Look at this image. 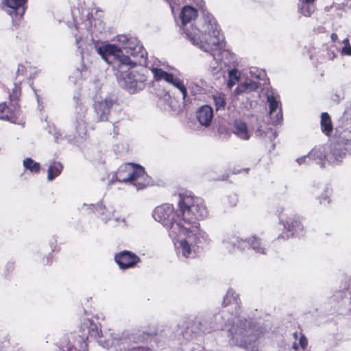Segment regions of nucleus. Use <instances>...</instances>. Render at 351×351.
<instances>
[{
	"instance_id": "14",
	"label": "nucleus",
	"mask_w": 351,
	"mask_h": 351,
	"mask_svg": "<svg viewBox=\"0 0 351 351\" xmlns=\"http://www.w3.org/2000/svg\"><path fill=\"white\" fill-rule=\"evenodd\" d=\"M266 97L272 124L280 123L282 121V113L279 95L272 90H268L266 92Z\"/></svg>"
},
{
	"instance_id": "35",
	"label": "nucleus",
	"mask_w": 351,
	"mask_h": 351,
	"mask_svg": "<svg viewBox=\"0 0 351 351\" xmlns=\"http://www.w3.org/2000/svg\"><path fill=\"white\" fill-rule=\"evenodd\" d=\"M173 87L176 88L182 94V99L185 100L187 97V89L184 84V82L182 80H179L173 86Z\"/></svg>"
},
{
	"instance_id": "47",
	"label": "nucleus",
	"mask_w": 351,
	"mask_h": 351,
	"mask_svg": "<svg viewBox=\"0 0 351 351\" xmlns=\"http://www.w3.org/2000/svg\"><path fill=\"white\" fill-rule=\"evenodd\" d=\"M113 126H114V132L117 134H118V129H117V127L116 125V123H114L113 124Z\"/></svg>"
},
{
	"instance_id": "39",
	"label": "nucleus",
	"mask_w": 351,
	"mask_h": 351,
	"mask_svg": "<svg viewBox=\"0 0 351 351\" xmlns=\"http://www.w3.org/2000/svg\"><path fill=\"white\" fill-rule=\"evenodd\" d=\"M299 344L303 350H305L307 347L308 340L303 334H300L299 338Z\"/></svg>"
},
{
	"instance_id": "28",
	"label": "nucleus",
	"mask_w": 351,
	"mask_h": 351,
	"mask_svg": "<svg viewBox=\"0 0 351 351\" xmlns=\"http://www.w3.org/2000/svg\"><path fill=\"white\" fill-rule=\"evenodd\" d=\"M320 123L323 132L328 135L332 130V125L330 117L327 112L322 113Z\"/></svg>"
},
{
	"instance_id": "3",
	"label": "nucleus",
	"mask_w": 351,
	"mask_h": 351,
	"mask_svg": "<svg viewBox=\"0 0 351 351\" xmlns=\"http://www.w3.org/2000/svg\"><path fill=\"white\" fill-rule=\"evenodd\" d=\"M208 215L204 199L188 193L179 195L176 211L171 204H164L157 206L153 212L154 219L168 230L169 235L173 239L178 238L185 221L192 220L193 217L206 218Z\"/></svg>"
},
{
	"instance_id": "2",
	"label": "nucleus",
	"mask_w": 351,
	"mask_h": 351,
	"mask_svg": "<svg viewBox=\"0 0 351 351\" xmlns=\"http://www.w3.org/2000/svg\"><path fill=\"white\" fill-rule=\"evenodd\" d=\"M117 45H105L97 47V53L108 64L110 58L117 62L119 70L118 82L130 93H136L145 88L147 77L142 71L130 70L136 65L149 67L147 53L135 37L117 36Z\"/></svg>"
},
{
	"instance_id": "34",
	"label": "nucleus",
	"mask_w": 351,
	"mask_h": 351,
	"mask_svg": "<svg viewBox=\"0 0 351 351\" xmlns=\"http://www.w3.org/2000/svg\"><path fill=\"white\" fill-rule=\"evenodd\" d=\"M21 95L19 87L14 84V87L12 89V92L10 94L9 97L12 104L16 106V108L19 109L18 101Z\"/></svg>"
},
{
	"instance_id": "41",
	"label": "nucleus",
	"mask_w": 351,
	"mask_h": 351,
	"mask_svg": "<svg viewBox=\"0 0 351 351\" xmlns=\"http://www.w3.org/2000/svg\"><path fill=\"white\" fill-rule=\"evenodd\" d=\"M53 136L55 141L58 143L59 140V136H60L61 134L59 133V132H55Z\"/></svg>"
},
{
	"instance_id": "22",
	"label": "nucleus",
	"mask_w": 351,
	"mask_h": 351,
	"mask_svg": "<svg viewBox=\"0 0 351 351\" xmlns=\"http://www.w3.org/2000/svg\"><path fill=\"white\" fill-rule=\"evenodd\" d=\"M213 105L215 106L216 111L224 110L226 107V95L221 92H217L212 95Z\"/></svg>"
},
{
	"instance_id": "37",
	"label": "nucleus",
	"mask_w": 351,
	"mask_h": 351,
	"mask_svg": "<svg viewBox=\"0 0 351 351\" xmlns=\"http://www.w3.org/2000/svg\"><path fill=\"white\" fill-rule=\"evenodd\" d=\"M296 162L299 166L301 165H308L311 164V157L310 156V154L303 156L302 157H300L296 159Z\"/></svg>"
},
{
	"instance_id": "27",
	"label": "nucleus",
	"mask_w": 351,
	"mask_h": 351,
	"mask_svg": "<svg viewBox=\"0 0 351 351\" xmlns=\"http://www.w3.org/2000/svg\"><path fill=\"white\" fill-rule=\"evenodd\" d=\"M62 165L60 162H53L47 171V180L48 181H52L57 176H58L62 170Z\"/></svg>"
},
{
	"instance_id": "13",
	"label": "nucleus",
	"mask_w": 351,
	"mask_h": 351,
	"mask_svg": "<svg viewBox=\"0 0 351 351\" xmlns=\"http://www.w3.org/2000/svg\"><path fill=\"white\" fill-rule=\"evenodd\" d=\"M279 219L287 232L280 234L277 238L278 240L280 239L287 240L292 236L302 237L304 235V226L298 217H289L285 219L283 215L280 214Z\"/></svg>"
},
{
	"instance_id": "50",
	"label": "nucleus",
	"mask_w": 351,
	"mask_h": 351,
	"mask_svg": "<svg viewBox=\"0 0 351 351\" xmlns=\"http://www.w3.org/2000/svg\"><path fill=\"white\" fill-rule=\"evenodd\" d=\"M121 222H122V223H123V226H126V224H125V219H121Z\"/></svg>"
},
{
	"instance_id": "52",
	"label": "nucleus",
	"mask_w": 351,
	"mask_h": 351,
	"mask_svg": "<svg viewBox=\"0 0 351 351\" xmlns=\"http://www.w3.org/2000/svg\"><path fill=\"white\" fill-rule=\"evenodd\" d=\"M254 348H255V346H252V350H254Z\"/></svg>"
},
{
	"instance_id": "23",
	"label": "nucleus",
	"mask_w": 351,
	"mask_h": 351,
	"mask_svg": "<svg viewBox=\"0 0 351 351\" xmlns=\"http://www.w3.org/2000/svg\"><path fill=\"white\" fill-rule=\"evenodd\" d=\"M141 331L144 332V330H141ZM145 339L143 340V341L147 338V337L152 335V333H149L146 331H145ZM140 342H142V341H137V342L131 341L126 344H121V346L120 347L121 351H148V348L147 347L136 345V343H138Z\"/></svg>"
},
{
	"instance_id": "46",
	"label": "nucleus",
	"mask_w": 351,
	"mask_h": 351,
	"mask_svg": "<svg viewBox=\"0 0 351 351\" xmlns=\"http://www.w3.org/2000/svg\"><path fill=\"white\" fill-rule=\"evenodd\" d=\"M292 348L295 350H298V345L296 342H294L293 343V346H292Z\"/></svg>"
},
{
	"instance_id": "11",
	"label": "nucleus",
	"mask_w": 351,
	"mask_h": 351,
	"mask_svg": "<svg viewBox=\"0 0 351 351\" xmlns=\"http://www.w3.org/2000/svg\"><path fill=\"white\" fill-rule=\"evenodd\" d=\"M241 301L239 295L236 292L230 289L228 290L226 295L223 298L222 305L224 308H227L226 310L230 313V315L232 317H237L243 319L242 322L246 324L245 328L250 329L251 332L256 335V341L260 337L262 334V330H260L259 327L254 324L250 320L247 319L245 317L239 315Z\"/></svg>"
},
{
	"instance_id": "17",
	"label": "nucleus",
	"mask_w": 351,
	"mask_h": 351,
	"mask_svg": "<svg viewBox=\"0 0 351 351\" xmlns=\"http://www.w3.org/2000/svg\"><path fill=\"white\" fill-rule=\"evenodd\" d=\"M19 117V110L16 106H7L5 103L0 104V119L16 123Z\"/></svg>"
},
{
	"instance_id": "31",
	"label": "nucleus",
	"mask_w": 351,
	"mask_h": 351,
	"mask_svg": "<svg viewBox=\"0 0 351 351\" xmlns=\"http://www.w3.org/2000/svg\"><path fill=\"white\" fill-rule=\"evenodd\" d=\"M80 339L77 341V346H75L74 350L71 349L70 351H87L88 350V345L86 343L87 335L86 332H83L82 335H79Z\"/></svg>"
},
{
	"instance_id": "30",
	"label": "nucleus",
	"mask_w": 351,
	"mask_h": 351,
	"mask_svg": "<svg viewBox=\"0 0 351 351\" xmlns=\"http://www.w3.org/2000/svg\"><path fill=\"white\" fill-rule=\"evenodd\" d=\"M23 164L25 169L29 170L32 173H36L40 171V164L37 162H34L31 158L25 159Z\"/></svg>"
},
{
	"instance_id": "45",
	"label": "nucleus",
	"mask_w": 351,
	"mask_h": 351,
	"mask_svg": "<svg viewBox=\"0 0 351 351\" xmlns=\"http://www.w3.org/2000/svg\"><path fill=\"white\" fill-rule=\"evenodd\" d=\"M332 99L335 101H337V102H339L341 98L339 96L335 95V96H333L332 97Z\"/></svg>"
},
{
	"instance_id": "9",
	"label": "nucleus",
	"mask_w": 351,
	"mask_h": 351,
	"mask_svg": "<svg viewBox=\"0 0 351 351\" xmlns=\"http://www.w3.org/2000/svg\"><path fill=\"white\" fill-rule=\"evenodd\" d=\"M115 181L131 184L137 190H141L149 185L151 179L143 167L134 163H126L120 166L118 171L112 176L110 182Z\"/></svg>"
},
{
	"instance_id": "6",
	"label": "nucleus",
	"mask_w": 351,
	"mask_h": 351,
	"mask_svg": "<svg viewBox=\"0 0 351 351\" xmlns=\"http://www.w3.org/2000/svg\"><path fill=\"white\" fill-rule=\"evenodd\" d=\"M80 332H86L87 339L88 337L97 339L98 343L104 348L121 346V344H126L131 341H141L145 339V332H141L137 328H131L123 330L121 333L106 332L103 335L101 329L97 324L92 320L86 319L80 327Z\"/></svg>"
},
{
	"instance_id": "8",
	"label": "nucleus",
	"mask_w": 351,
	"mask_h": 351,
	"mask_svg": "<svg viewBox=\"0 0 351 351\" xmlns=\"http://www.w3.org/2000/svg\"><path fill=\"white\" fill-rule=\"evenodd\" d=\"M221 243L223 247L230 253L236 249L241 252L251 250L258 255H267L269 252L265 242L256 234L243 239L234 234H224L221 239Z\"/></svg>"
},
{
	"instance_id": "40",
	"label": "nucleus",
	"mask_w": 351,
	"mask_h": 351,
	"mask_svg": "<svg viewBox=\"0 0 351 351\" xmlns=\"http://www.w3.org/2000/svg\"><path fill=\"white\" fill-rule=\"evenodd\" d=\"M341 53L351 56V45L344 46L341 49Z\"/></svg>"
},
{
	"instance_id": "20",
	"label": "nucleus",
	"mask_w": 351,
	"mask_h": 351,
	"mask_svg": "<svg viewBox=\"0 0 351 351\" xmlns=\"http://www.w3.org/2000/svg\"><path fill=\"white\" fill-rule=\"evenodd\" d=\"M232 132L241 140L247 141L251 136L247 123L241 119H236L234 121Z\"/></svg>"
},
{
	"instance_id": "26",
	"label": "nucleus",
	"mask_w": 351,
	"mask_h": 351,
	"mask_svg": "<svg viewBox=\"0 0 351 351\" xmlns=\"http://www.w3.org/2000/svg\"><path fill=\"white\" fill-rule=\"evenodd\" d=\"M314 1H302L298 5L299 12L304 16H310L315 10V7L313 4Z\"/></svg>"
},
{
	"instance_id": "53",
	"label": "nucleus",
	"mask_w": 351,
	"mask_h": 351,
	"mask_svg": "<svg viewBox=\"0 0 351 351\" xmlns=\"http://www.w3.org/2000/svg\"><path fill=\"white\" fill-rule=\"evenodd\" d=\"M118 351H121V348H120L118 349Z\"/></svg>"
},
{
	"instance_id": "33",
	"label": "nucleus",
	"mask_w": 351,
	"mask_h": 351,
	"mask_svg": "<svg viewBox=\"0 0 351 351\" xmlns=\"http://www.w3.org/2000/svg\"><path fill=\"white\" fill-rule=\"evenodd\" d=\"M320 204L327 205L330 203L329 189L326 187L322 189L321 194L317 196Z\"/></svg>"
},
{
	"instance_id": "29",
	"label": "nucleus",
	"mask_w": 351,
	"mask_h": 351,
	"mask_svg": "<svg viewBox=\"0 0 351 351\" xmlns=\"http://www.w3.org/2000/svg\"><path fill=\"white\" fill-rule=\"evenodd\" d=\"M226 73H228L229 78L227 84L229 88H232L240 78L238 70L236 66H233L228 69Z\"/></svg>"
},
{
	"instance_id": "7",
	"label": "nucleus",
	"mask_w": 351,
	"mask_h": 351,
	"mask_svg": "<svg viewBox=\"0 0 351 351\" xmlns=\"http://www.w3.org/2000/svg\"><path fill=\"white\" fill-rule=\"evenodd\" d=\"M337 132V141L330 147L329 152L326 154L324 147H315L309 152L311 161L323 167L326 159L331 163H339L346 154H351V121L343 123Z\"/></svg>"
},
{
	"instance_id": "18",
	"label": "nucleus",
	"mask_w": 351,
	"mask_h": 351,
	"mask_svg": "<svg viewBox=\"0 0 351 351\" xmlns=\"http://www.w3.org/2000/svg\"><path fill=\"white\" fill-rule=\"evenodd\" d=\"M196 119L202 126L208 128L213 119V110L209 105H204L196 111Z\"/></svg>"
},
{
	"instance_id": "21",
	"label": "nucleus",
	"mask_w": 351,
	"mask_h": 351,
	"mask_svg": "<svg viewBox=\"0 0 351 351\" xmlns=\"http://www.w3.org/2000/svg\"><path fill=\"white\" fill-rule=\"evenodd\" d=\"M83 206H87L88 209L98 213L101 219L105 222H107L113 216L114 210L108 209L101 202L97 203L96 204H84Z\"/></svg>"
},
{
	"instance_id": "43",
	"label": "nucleus",
	"mask_w": 351,
	"mask_h": 351,
	"mask_svg": "<svg viewBox=\"0 0 351 351\" xmlns=\"http://www.w3.org/2000/svg\"><path fill=\"white\" fill-rule=\"evenodd\" d=\"M331 40L333 41V42H335L337 39H338V36L337 35L335 34V33H332L331 34Z\"/></svg>"
},
{
	"instance_id": "49",
	"label": "nucleus",
	"mask_w": 351,
	"mask_h": 351,
	"mask_svg": "<svg viewBox=\"0 0 351 351\" xmlns=\"http://www.w3.org/2000/svg\"><path fill=\"white\" fill-rule=\"evenodd\" d=\"M293 335L295 339H297L298 338V334L297 332H293Z\"/></svg>"
},
{
	"instance_id": "12",
	"label": "nucleus",
	"mask_w": 351,
	"mask_h": 351,
	"mask_svg": "<svg viewBox=\"0 0 351 351\" xmlns=\"http://www.w3.org/2000/svg\"><path fill=\"white\" fill-rule=\"evenodd\" d=\"M73 101L75 106L72 112V122L77 134L82 138L86 132V108L82 103L80 94L73 97Z\"/></svg>"
},
{
	"instance_id": "44",
	"label": "nucleus",
	"mask_w": 351,
	"mask_h": 351,
	"mask_svg": "<svg viewBox=\"0 0 351 351\" xmlns=\"http://www.w3.org/2000/svg\"><path fill=\"white\" fill-rule=\"evenodd\" d=\"M342 43L344 44L345 46L350 45L349 43V39L348 38H345Z\"/></svg>"
},
{
	"instance_id": "15",
	"label": "nucleus",
	"mask_w": 351,
	"mask_h": 351,
	"mask_svg": "<svg viewBox=\"0 0 351 351\" xmlns=\"http://www.w3.org/2000/svg\"><path fill=\"white\" fill-rule=\"evenodd\" d=\"M114 261L121 269L134 267L141 261L140 258L134 253L123 250L114 255Z\"/></svg>"
},
{
	"instance_id": "1",
	"label": "nucleus",
	"mask_w": 351,
	"mask_h": 351,
	"mask_svg": "<svg viewBox=\"0 0 351 351\" xmlns=\"http://www.w3.org/2000/svg\"><path fill=\"white\" fill-rule=\"evenodd\" d=\"M237 317H232L226 310L219 313L199 312L193 319H189L178 324L173 332L168 326L158 329L155 340L158 337H164L169 340H177L181 344L182 339H189L193 334H210L221 330L227 332L229 343L231 345L250 348L256 342V335L250 329L245 328L246 324Z\"/></svg>"
},
{
	"instance_id": "36",
	"label": "nucleus",
	"mask_w": 351,
	"mask_h": 351,
	"mask_svg": "<svg viewBox=\"0 0 351 351\" xmlns=\"http://www.w3.org/2000/svg\"><path fill=\"white\" fill-rule=\"evenodd\" d=\"M94 29L93 33H101L105 30V25L104 22L99 19H93Z\"/></svg>"
},
{
	"instance_id": "4",
	"label": "nucleus",
	"mask_w": 351,
	"mask_h": 351,
	"mask_svg": "<svg viewBox=\"0 0 351 351\" xmlns=\"http://www.w3.org/2000/svg\"><path fill=\"white\" fill-rule=\"evenodd\" d=\"M197 10L186 5L180 14V29L186 38L202 51L219 42V29L215 19L208 13L196 20Z\"/></svg>"
},
{
	"instance_id": "48",
	"label": "nucleus",
	"mask_w": 351,
	"mask_h": 351,
	"mask_svg": "<svg viewBox=\"0 0 351 351\" xmlns=\"http://www.w3.org/2000/svg\"><path fill=\"white\" fill-rule=\"evenodd\" d=\"M311 193L313 194V195H317L318 193L317 192V189L316 188H313Z\"/></svg>"
},
{
	"instance_id": "38",
	"label": "nucleus",
	"mask_w": 351,
	"mask_h": 351,
	"mask_svg": "<svg viewBox=\"0 0 351 351\" xmlns=\"http://www.w3.org/2000/svg\"><path fill=\"white\" fill-rule=\"evenodd\" d=\"M27 72V66L23 64H20L18 66V69L16 71L17 76H25L26 75Z\"/></svg>"
},
{
	"instance_id": "25",
	"label": "nucleus",
	"mask_w": 351,
	"mask_h": 351,
	"mask_svg": "<svg viewBox=\"0 0 351 351\" xmlns=\"http://www.w3.org/2000/svg\"><path fill=\"white\" fill-rule=\"evenodd\" d=\"M257 88L258 84L256 82L252 81L245 82L237 87L234 94L238 95L243 93H249Z\"/></svg>"
},
{
	"instance_id": "5",
	"label": "nucleus",
	"mask_w": 351,
	"mask_h": 351,
	"mask_svg": "<svg viewBox=\"0 0 351 351\" xmlns=\"http://www.w3.org/2000/svg\"><path fill=\"white\" fill-rule=\"evenodd\" d=\"M204 218L193 217L185 221L179 231V237H183L175 243L178 254L184 258H194L202 250L204 245L210 242L208 234L200 228L199 220Z\"/></svg>"
},
{
	"instance_id": "16",
	"label": "nucleus",
	"mask_w": 351,
	"mask_h": 351,
	"mask_svg": "<svg viewBox=\"0 0 351 351\" xmlns=\"http://www.w3.org/2000/svg\"><path fill=\"white\" fill-rule=\"evenodd\" d=\"M114 103L115 100L111 97H107L95 102V111L98 121L108 120L110 109Z\"/></svg>"
},
{
	"instance_id": "10",
	"label": "nucleus",
	"mask_w": 351,
	"mask_h": 351,
	"mask_svg": "<svg viewBox=\"0 0 351 351\" xmlns=\"http://www.w3.org/2000/svg\"><path fill=\"white\" fill-rule=\"evenodd\" d=\"M219 42L210 46V48L204 51L210 53L213 57V61L209 66V70L213 75L217 78L225 77L227 70L236 66L237 58L234 53L226 49L220 48L221 38L219 36Z\"/></svg>"
},
{
	"instance_id": "51",
	"label": "nucleus",
	"mask_w": 351,
	"mask_h": 351,
	"mask_svg": "<svg viewBox=\"0 0 351 351\" xmlns=\"http://www.w3.org/2000/svg\"><path fill=\"white\" fill-rule=\"evenodd\" d=\"M36 95L37 101H38V102H39L40 101V97H39V96L37 94H36Z\"/></svg>"
},
{
	"instance_id": "19",
	"label": "nucleus",
	"mask_w": 351,
	"mask_h": 351,
	"mask_svg": "<svg viewBox=\"0 0 351 351\" xmlns=\"http://www.w3.org/2000/svg\"><path fill=\"white\" fill-rule=\"evenodd\" d=\"M150 69L154 75V79L156 81L163 80L173 86L174 84L180 80V78L174 76L172 73H167L158 68V64H154L150 67Z\"/></svg>"
},
{
	"instance_id": "42",
	"label": "nucleus",
	"mask_w": 351,
	"mask_h": 351,
	"mask_svg": "<svg viewBox=\"0 0 351 351\" xmlns=\"http://www.w3.org/2000/svg\"><path fill=\"white\" fill-rule=\"evenodd\" d=\"M75 43L77 45L78 47H80L79 45V43L80 40H82V38L80 36H78L77 35H75Z\"/></svg>"
},
{
	"instance_id": "32",
	"label": "nucleus",
	"mask_w": 351,
	"mask_h": 351,
	"mask_svg": "<svg viewBox=\"0 0 351 351\" xmlns=\"http://www.w3.org/2000/svg\"><path fill=\"white\" fill-rule=\"evenodd\" d=\"M256 135L260 137H264L268 136L269 138L272 141L277 136V133L275 131H273L271 128H266L265 130H263L261 128H257L256 130Z\"/></svg>"
},
{
	"instance_id": "24",
	"label": "nucleus",
	"mask_w": 351,
	"mask_h": 351,
	"mask_svg": "<svg viewBox=\"0 0 351 351\" xmlns=\"http://www.w3.org/2000/svg\"><path fill=\"white\" fill-rule=\"evenodd\" d=\"M27 0H5V5L16 10L17 15L22 16L25 11V4Z\"/></svg>"
}]
</instances>
